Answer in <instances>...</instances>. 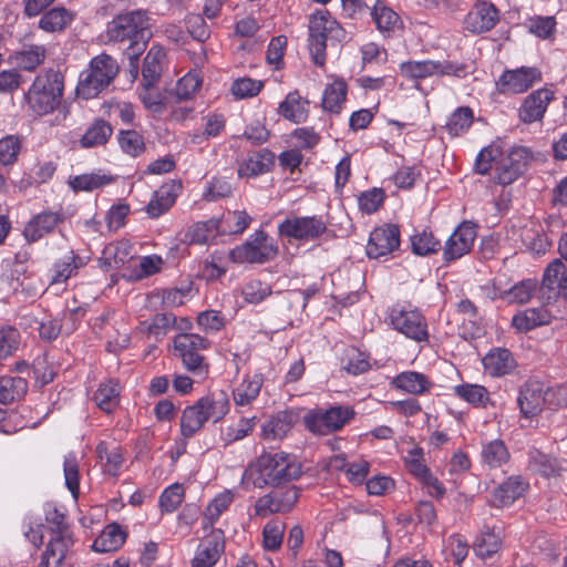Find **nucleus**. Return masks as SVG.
<instances>
[{
    "label": "nucleus",
    "mask_w": 567,
    "mask_h": 567,
    "mask_svg": "<svg viewBox=\"0 0 567 567\" xmlns=\"http://www.w3.org/2000/svg\"><path fill=\"white\" fill-rule=\"evenodd\" d=\"M302 466L298 458L282 451L264 453L248 463L240 485L244 489L277 487L301 476Z\"/></svg>",
    "instance_id": "nucleus-1"
},
{
    "label": "nucleus",
    "mask_w": 567,
    "mask_h": 567,
    "mask_svg": "<svg viewBox=\"0 0 567 567\" xmlns=\"http://www.w3.org/2000/svg\"><path fill=\"white\" fill-rule=\"evenodd\" d=\"M528 489V483L519 475L509 476L499 484L492 496V503L496 507H505L514 504Z\"/></svg>",
    "instance_id": "nucleus-22"
},
{
    "label": "nucleus",
    "mask_w": 567,
    "mask_h": 567,
    "mask_svg": "<svg viewBox=\"0 0 567 567\" xmlns=\"http://www.w3.org/2000/svg\"><path fill=\"white\" fill-rule=\"evenodd\" d=\"M483 365L489 375L502 377L514 370L515 360L507 349L497 348L483 358Z\"/></svg>",
    "instance_id": "nucleus-28"
},
{
    "label": "nucleus",
    "mask_w": 567,
    "mask_h": 567,
    "mask_svg": "<svg viewBox=\"0 0 567 567\" xmlns=\"http://www.w3.org/2000/svg\"><path fill=\"white\" fill-rule=\"evenodd\" d=\"M20 343V333L16 328L3 327L0 329V363L11 357Z\"/></svg>",
    "instance_id": "nucleus-58"
},
{
    "label": "nucleus",
    "mask_w": 567,
    "mask_h": 567,
    "mask_svg": "<svg viewBox=\"0 0 567 567\" xmlns=\"http://www.w3.org/2000/svg\"><path fill=\"white\" fill-rule=\"evenodd\" d=\"M184 499V488L181 484H173L165 488L159 497V505L167 513L174 512Z\"/></svg>",
    "instance_id": "nucleus-62"
},
{
    "label": "nucleus",
    "mask_w": 567,
    "mask_h": 567,
    "mask_svg": "<svg viewBox=\"0 0 567 567\" xmlns=\"http://www.w3.org/2000/svg\"><path fill=\"white\" fill-rule=\"evenodd\" d=\"M270 293L271 287L260 280H251L243 289L244 298L249 303H259Z\"/></svg>",
    "instance_id": "nucleus-63"
},
{
    "label": "nucleus",
    "mask_w": 567,
    "mask_h": 567,
    "mask_svg": "<svg viewBox=\"0 0 567 567\" xmlns=\"http://www.w3.org/2000/svg\"><path fill=\"white\" fill-rule=\"evenodd\" d=\"M385 194L381 188H372L363 192L358 197V205L362 213H375L383 204Z\"/></svg>",
    "instance_id": "nucleus-60"
},
{
    "label": "nucleus",
    "mask_w": 567,
    "mask_h": 567,
    "mask_svg": "<svg viewBox=\"0 0 567 567\" xmlns=\"http://www.w3.org/2000/svg\"><path fill=\"white\" fill-rule=\"evenodd\" d=\"M412 251L419 256L434 254L440 249V241L432 233L422 230L411 237Z\"/></svg>",
    "instance_id": "nucleus-53"
},
{
    "label": "nucleus",
    "mask_w": 567,
    "mask_h": 567,
    "mask_svg": "<svg viewBox=\"0 0 567 567\" xmlns=\"http://www.w3.org/2000/svg\"><path fill=\"white\" fill-rule=\"evenodd\" d=\"M373 21L382 32L393 31L400 24V17L382 2H377L372 11Z\"/></svg>",
    "instance_id": "nucleus-50"
},
{
    "label": "nucleus",
    "mask_w": 567,
    "mask_h": 567,
    "mask_svg": "<svg viewBox=\"0 0 567 567\" xmlns=\"http://www.w3.org/2000/svg\"><path fill=\"white\" fill-rule=\"evenodd\" d=\"M529 468L545 477H557L567 471V462L547 455L537 449H533L528 453Z\"/></svg>",
    "instance_id": "nucleus-23"
},
{
    "label": "nucleus",
    "mask_w": 567,
    "mask_h": 567,
    "mask_svg": "<svg viewBox=\"0 0 567 567\" xmlns=\"http://www.w3.org/2000/svg\"><path fill=\"white\" fill-rule=\"evenodd\" d=\"M549 321L550 315L543 308H529L513 317V326L519 331H529Z\"/></svg>",
    "instance_id": "nucleus-40"
},
{
    "label": "nucleus",
    "mask_w": 567,
    "mask_h": 567,
    "mask_svg": "<svg viewBox=\"0 0 567 567\" xmlns=\"http://www.w3.org/2000/svg\"><path fill=\"white\" fill-rule=\"evenodd\" d=\"M400 246V230L396 225H384L374 228L367 245V255L379 258L392 252Z\"/></svg>",
    "instance_id": "nucleus-17"
},
{
    "label": "nucleus",
    "mask_w": 567,
    "mask_h": 567,
    "mask_svg": "<svg viewBox=\"0 0 567 567\" xmlns=\"http://www.w3.org/2000/svg\"><path fill=\"white\" fill-rule=\"evenodd\" d=\"M73 544L74 539L71 529L51 534L40 567H73L69 561Z\"/></svg>",
    "instance_id": "nucleus-13"
},
{
    "label": "nucleus",
    "mask_w": 567,
    "mask_h": 567,
    "mask_svg": "<svg viewBox=\"0 0 567 567\" xmlns=\"http://www.w3.org/2000/svg\"><path fill=\"white\" fill-rule=\"evenodd\" d=\"M553 99L554 92L547 87L533 91L524 99L518 109L519 120L525 124L542 121Z\"/></svg>",
    "instance_id": "nucleus-19"
},
{
    "label": "nucleus",
    "mask_w": 567,
    "mask_h": 567,
    "mask_svg": "<svg viewBox=\"0 0 567 567\" xmlns=\"http://www.w3.org/2000/svg\"><path fill=\"white\" fill-rule=\"evenodd\" d=\"M120 66L114 58L106 53L94 56L87 69L80 74L76 85L79 97L90 100L103 92L118 74Z\"/></svg>",
    "instance_id": "nucleus-4"
},
{
    "label": "nucleus",
    "mask_w": 567,
    "mask_h": 567,
    "mask_svg": "<svg viewBox=\"0 0 567 567\" xmlns=\"http://www.w3.org/2000/svg\"><path fill=\"white\" fill-rule=\"evenodd\" d=\"M501 155L502 152L498 146L491 145L483 148L476 157L474 165L475 172L485 175L491 169H495Z\"/></svg>",
    "instance_id": "nucleus-57"
},
{
    "label": "nucleus",
    "mask_w": 567,
    "mask_h": 567,
    "mask_svg": "<svg viewBox=\"0 0 567 567\" xmlns=\"http://www.w3.org/2000/svg\"><path fill=\"white\" fill-rule=\"evenodd\" d=\"M475 238V225L471 221L461 223L445 241L443 259L450 262L465 256L471 251Z\"/></svg>",
    "instance_id": "nucleus-14"
},
{
    "label": "nucleus",
    "mask_w": 567,
    "mask_h": 567,
    "mask_svg": "<svg viewBox=\"0 0 567 567\" xmlns=\"http://www.w3.org/2000/svg\"><path fill=\"white\" fill-rule=\"evenodd\" d=\"M527 165V151L523 147L514 148L507 156H499L494 179L501 185H508L516 181Z\"/></svg>",
    "instance_id": "nucleus-18"
},
{
    "label": "nucleus",
    "mask_w": 567,
    "mask_h": 567,
    "mask_svg": "<svg viewBox=\"0 0 567 567\" xmlns=\"http://www.w3.org/2000/svg\"><path fill=\"white\" fill-rule=\"evenodd\" d=\"M113 134V128L109 122L103 118H96L85 131L80 140L83 148L103 146Z\"/></svg>",
    "instance_id": "nucleus-36"
},
{
    "label": "nucleus",
    "mask_w": 567,
    "mask_h": 567,
    "mask_svg": "<svg viewBox=\"0 0 567 567\" xmlns=\"http://www.w3.org/2000/svg\"><path fill=\"white\" fill-rule=\"evenodd\" d=\"M175 203V196L161 187L156 190L146 206V213L151 218H157L166 213Z\"/></svg>",
    "instance_id": "nucleus-51"
},
{
    "label": "nucleus",
    "mask_w": 567,
    "mask_h": 567,
    "mask_svg": "<svg viewBox=\"0 0 567 567\" xmlns=\"http://www.w3.org/2000/svg\"><path fill=\"white\" fill-rule=\"evenodd\" d=\"M298 499L295 487L281 492H271L259 497L254 506L255 515L266 518L272 514L289 512Z\"/></svg>",
    "instance_id": "nucleus-15"
},
{
    "label": "nucleus",
    "mask_w": 567,
    "mask_h": 567,
    "mask_svg": "<svg viewBox=\"0 0 567 567\" xmlns=\"http://www.w3.org/2000/svg\"><path fill=\"white\" fill-rule=\"evenodd\" d=\"M234 502V494L230 491H225L218 494L206 507L204 512L203 525L210 527L219 518L224 511Z\"/></svg>",
    "instance_id": "nucleus-47"
},
{
    "label": "nucleus",
    "mask_w": 567,
    "mask_h": 567,
    "mask_svg": "<svg viewBox=\"0 0 567 567\" xmlns=\"http://www.w3.org/2000/svg\"><path fill=\"white\" fill-rule=\"evenodd\" d=\"M481 458L488 468H499L511 460V453L505 442L494 439L482 444Z\"/></svg>",
    "instance_id": "nucleus-30"
},
{
    "label": "nucleus",
    "mask_w": 567,
    "mask_h": 567,
    "mask_svg": "<svg viewBox=\"0 0 567 567\" xmlns=\"http://www.w3.org/2000/svg\"><path fill=\"white\" fill-rule=\"evenodd\" d=\"M224 533L220 529H213L198 544L190 563L192 567H214L224 553Z\"/></svg>",
    "instance_id": "nucleus-16"
},
{
    "label": "nucleus",
    "mask_w": 567,
    "mask_h": 567,
    "mask_svg": "<svg viewBox=\"0 0 567 567\" xmlns=\"http://www.w3.org/2000/svg\"><path fill=\"white\" fill-rule=\"evenodd\" d=\"M202 85L200 76L195 72H188L176 83L174 93L179 101L192 99Z\"/></svg>",
    "instance_id": "nucleus-56"
},
{
    "label": "nucleus",
    "mask_w": 567,
    "mask_h": 567,
    "mask_svg": "<svg viewBox=\"0 0 567 567\" xmlns=\"http://www.w3.org/2000/svg\"><path fill=\"white\" fill-rule=\"evenodd\" d=\"M74 18L73 11L64 7H54L41 16L38 25L45 32H60L66 29Z\"/></svg>",
    "instance_id": "nucleus-29"
},
{
    "label": "nucleus",
    "mask_w": 567,
    "mask_h": 567,
    "mask_svg": "<svg viewBox=\"0 0 567 567\" xmlns=\"http://www.w3.org/2000/svg\"><path fill=\"white\" fill-rule=\"evenodd\" d=\"M391 383L394 388L413 395H422L429 392L433 385L425 374L416 371L401 372Z\"/></svg>",
    "instance_id": "nucleus-27"
},
{
    "label": "nucleus",
    "mask_w": 567,
    "mask_h": 567,
    "mask_svg": "<svg viewBox=\"0 0 567 567\" xmlns=\"http://www.w3.org/2000/svg\"><path fill=\"white\" fill-rule=\"evenodd\" d=\"M63 217L55 212H43L28 221L23 229V236L28 243H35L49 235L62 223Z\"/></svg>",
    "instance_id": "nucleus-21"
},
{
    "label": "nucleus",
    "mask_w": 567,
    "mask_h": 567,
    "mask_svg": "<svg viewBox=\"0 0 567 567\" xmlns=\"http://www.w3.org/2000/svg\"><path fill=\"white\" fill-rule=\"evenodd\" d=\"M347 89V83L342 79L334 80L323 91L322 107L331 113H340L346 101Z\"/></svg>",
    "instance_id": "nucleus-43"
},
{
    "label": "nucleus",
    "mask_w": 567,
    "mask_h": 567,
    "mask_svg": "<svg viewBox=\"0 0 567 567\" xmlns=\"http://www.w3.org/2000/svg\"><path fill=\"white\" fill-rule=\"evenodd\" d=\"M113 182V177L104 173H89L74 176L69 181L74 192H93Z\"/></svg>",
    "instance_id": "nucleus-44"
},
{
    "label": "nucleus",
    "mask_w": 567,
    "mask_h": 567,
    "mask_svg": "<svg viewBox=\"0 0 567 567\" xmlns=\"http://www.w3.org/2000/svg\"><path fill=\"white\" fill-rule=\"evenodd\" d=\"M474 120L473 111L468 106L457 107L447 118L445 130L452 137L467 132Z\"/></svg>",
    "instance_id": "nucleus-45"
},
{
    "label": "nucleus",
    "mask_w": 567,
    "mask_h": 567,
    "mask_svg": "<svg viewBox=\"0 0 567 567\" xmlns=\"http://www.w3.org/2000/svg\"><path fill=\"white\" fill-rule=\"evenodd\" d=\"M28 391V382L21 377H0V403L10 404L21 400Z\"/></svg>",
    "instance_id": "nucleus-39"
},
{
    "label": "nucleus",
    "mask_w": 567,
    "mask_h": 567,
    "mask_svg": "<svg viewBox=\"0 0 567 567\" xmlns=\"http://www.w3.org/2000/svg\"><path fill=\"white\" fill-rule=\"evenodd\" d=\"M63 89V75L59 71L39 74L25 94L29 110L39 116L52 113L61 103Z\"/></svg>",
    "instance_id": "nucleus-3"
},
{
    "label": "nucleus",
    "mask_w": 567,
    "mask_h": 567,
    "mask_svg": "<svg viewBox=\"0 0 567 567\" xmlns=\"http://www.w3.org/2000/svg\"><path fill=\"white\" fill-rule=\"evenodd\" d=\"M121 388L117 381L107 380L100 383L93 395L97 408L106 414L113 413L120 405Z\"/></svg>",
    "instance_id": "nucleus-31"
},
{
    "label": "nucleus",
    "mask_w": 567,
    "mask_h": 567,
    "mask_svg": "<svg viewBox=\"0 0 567 567\" xmlns=\"http://www.w3.org/2000/svg\"><path fill=\"white\" fill-rule=\"evenodd\" d=\"M262 86L261 81L250 78H240L233 82L231 93L236 99H248L257 95Z\"/></svg>",
    "instance_id": "nucleus-61"
},
{
    "label": "nucleus",
    "mask_w": 567,
    "mask_h": 567,
    "mask_svg": "<svg viewBox=\"0 0 567 567\" xmlns=\"http://www.w3.org/2000/svg\"><path fill=\"white\" fill-rule=\"evenodd\" d=\"M501 548V538L493 530H485L474 544L475 554L483 558H492Z\"/></svg>",
    "instance_id": "nucleus-52"
},
{
    "label": "nucleus",
    "mask_w": 567,
    "mask_h": 567,
    "mask_svg": "<svg viewBox=\"0 0 567 567\" xmlns=\"http://www.w3.org/2000/svg\"><path fill=\"white\" fill-rule=\"evenodd\" d=\"M209 347V341L196 333H179L174 338V350L187 371L204 378L208 373V364L199 351Z\"/></svg>",
    "instance_id": "nucleus-7"
},
{
    "label": "nucleus",
    "mask_w": 567,
    "mask_h": 567,
    "mask_svg": "<svg viewBox=\"0 0 567 567\" xmlns=\"http://www.w3.org/2000/svg\"><path fill=\"white\" fill-rule=\"evenodd\" d=\"M326 230V223L318 216L290 217L278 226V231L281 236L299 240L317 239Z\"/></svg>",
    "instance_id": "nucleus-11"
},
{
    "label": "nucleus",
    "mask_w": 567,
    "mask_h": 567,
    "mask_svg": "<svg viewBox=\"0 0 567 567\" xmlns=\"http://www.w3.org/2000/svg\"><path fill=\"white\" fill-rule=\"evenodd\" d=\"M404 462L410 473L421 478L430 471L424 462V453L421 447H413L408 451Z\"/></svg>",
    "instance_id": "nucleus-64"
},
{
    "label": "nucleus",
    "mask_w": 567,
    "mask_h": 567,
    "mask_svg": "<svg viewBox=\"0 0 567 567\" xmlns=\"http://www.w3.org/2000/svg\"><path fill=\"white\" fill-rule=\"evenodd\" d=\"M498 13L496 8L487 2L477 3L464 20L465 29L472 33L489 31L497 22Z\"/></svg>",
    "instance_id": "nucleus-20"
},
{
    "label": "nucleus",
    "mask_w": 567,
    "mask_h": 567,
    "mask_svg": "<svg viewBox=\"0 0 567 567\" xmlns=\"http://www.w3.org/2000/svg\"><path fill=\"white\" fill-rule=\"evenodd\" d=\"M542 81V72L537 68L522 66L515 70H506L496 82L502 94H520Z\"/></svg>",
    "instance_id": "nucleus-12"
},
{
    "label": "nucleus",
    "mask_w": 567,
    "mask_h": 567,
    "mask_svg": "<svg viewBox=\"0 0 567 567\" xmlns=\"http://www.w3.org/2000/svg\"><path fill=\"white\" fill-rule=\"evenodd\" d=\"M355 415L348 405H333L329 409H313L303 416L305 426L313 434L327 435L341 430Z\"/></svg>",
    "instance_id": "nucleus-6"
},
{
    "label": "nucleus",
    "mask_w": 567,
    "mask_h": 567,
    "mask_svg": "<svg viewBox=\"0 0 567 567\" xmlns=\"http://www.w3.org/2000/svg\"><path fill=\"white\" fill-rule=\"evenodd\" d=\"M291 429L290 416L286 412L278 413L264 423L261 435L265 440L282 439Z\"/></svg>",
    "instance_id": "nucleus-46"
},
{
    "label": "nucleus",
    "mask_w": 567,
    "mask_h": 567,
    "mask_svg": "<svg viewBox=\"0 0 567 567\" xmlns=\"http://www.w3.org/2000/svg\"><path fill=\"white\" fill-rule=\"evenodd\" d=\"M401 73L409 79H425L432 75L464 76L466 65L451 61H408L400 65Z\"/></svg>",
    "instance_id": "nucleus-10"
},
{
    "label": "nucleus",
    "mask_w": 567,
    "mask_h": 567,
    "mask_svg": "<svg viewBox=\"0 0 567 567\" xmlns=\"http://www.w3.org/2000/svg\"><path fill=\"white\" fill-rule=\"evenodd\" d=\"M96 455L105 474L116 477L124 463L122 447L115 442L102 441L96 445Z\"/></svg>",
    "instance_id": "nucleus-24"
},
{
    "label": "nucleus",
    "mask_w": 567,
    "mask_h": 567,
    "mask_svg": "<svg viewBox=\"0 0 567 567\" xmlns=\"http://www.w3.org/2000/svg\"><path fill=\"white\" fill-rule=\"evenodd\" d=\"M262 385V378L259 374L245 378L234 390L233 398L237 406L250 404L259 394Z\"/></svg>",
    "instance_id": "nucleus-41"
},
{
    "label": "nucleus",
    "mask_w": 567,
    "mask_h": 567,
    "mask_svg": "<svg viewBox=\"0 0 567 567\" xmlns=\"http://www.w3.org/2000/svg\"><path fill=\"white\" fill-rule=\"evenodd\" d=\"M82 266L81 259L74 250H69L62 259L53 264L50 270V285L65 282L69 278L74 276Z\"/></svg>",
    "instance_id": "nucleus-35"
},
{
    "label": "nucleus",
    "mask_w": 567,
    "mask_h": 567,
    "mask_svg": "<svg viewBox=\"0 0 567 567\" xmlns=\"http://www.w3.org/2000/svg\"><path fill=\"white\" fill-rule=\"evenodd\" d=\"M150 25L147 13L142 10H135L116 16L106 27L109 41L130 42L125 54L130 60L131 73L134 78H137L138 74V59L152 38Z\"/></svg>",
    "instance_id": "nucleus-2"
},
{
    "label": "nucleus",
    "mask_w": 567,
    "mask_h": 567,
    "mask_svg": "<svg viewBox=\"0 0 567 567\" xmlns=\"http://www.w3.org/2000/svg\"><path fill=\"white\" fill-rule=\"evenodd\" d=\"M278 112L290 122L302 123L308 117V101L303 100L298 92H291L279 104Z\"/></svg>",
    "instance_id": "nucleus-34"
},
{
    "label": "nucleus",
    "mask_w": 567,
    "mask_h": 567,
    "mask_svg": "<svg viewBox=\"0 0 567 567\" xmlns=\"http://www.w3.org/2000/svg\"><path fill=\"white\" fill-rule=\"evenodd\" d=\"M278 254V247L262 230H258L241 245L230 250L229 257L234 262L264 264L274 259Z\"/></svg>",
    "instance_id": "nucleus-8"
},
{
    "label": "nucleus",
    "mask_w": 567,
    "mask_h": 567,
    "mask_svg": "<svg viewBox=\"0 0 567 567\" xmlns=\"http://www.w3.org/2000/svg\"><path fill=\"white\" fill-rule=\"evenodd\" d=\"M125 537V533L117 524H110L93 542L92 549L99 553L115 551L124 544Z\"/></svg>",
    "instance_id": "nucleus-37"
},
{
    "label": "nucleus",
    "mask_w": 567,
    "mask_h": 567,
    "mask_svg": "<svg viewBox=\"0 0 567 567\" xmlns=\"http://www.w3.org/2000/svg\"><path fill=\"white\" fill-rule=\"evenodd\" d=\"M166 56L165 50L159 45H152L146 56L144 58L142 75L146 86H154L158 81L162 71L163 63Z\"/></svg>",
    "instance_id": "nucleus-32"
},
{
    "label": "nucleus",
    "mask_w": 567,
    "mask_h": 567,
    "mask_svg": "<svg viewBox=\"0 0 567 567\" xmlns=\"http://www.w3.org/2000/svg\"><path fill=\"white\" fill-rule=\"evenodd\" d=\"M275 163V154L267 148L252 153L238 167L239 177H256L268 173Z\"/></svg>",
    "instance_id": "nucleus-25"
},
{
    "label": "nucleus",
    "mask_w": 567,
    "mask_h": 567,
    "mask_svg": "<svg viewBox=\"0 0 567 567\" xmlns=\"http://www.w3.org/2000/svg\"><path fill=\"white\" fill-rule=\"evenodd\" d=\"M198 406L203 409L207 420L218 422L229 411V400L225 392H214L198 400Z\"/></svg>",
    "instance_id": "nucleus-38"
},
{
    "label": "nucleus",
    "mask_w": 567,
    "mask_h": 567,
    "mask_svg": "<svg viewBox=\"0 0 567 567\" xmlns=\"http://www.w3.org/2000/svg\"><path fill=\"white\" fill-rule=\"evenodd\" d=\"M286 525L279 519L269 520L262 529L264 547L268 550L280 548Z\"/></svg>",
    "instance_id": "nucleus-54"
},
{
    "label": "nucleus",
    "mask_w": 567,
    "mask_h": 567,
    "mask_svg": "<svg viewBox=\"0 0 567 567\" xmlns=\"http://www.w3.org/2000/svg\"><path fill=\"white\" fill-rule=\"evenodd\" d=\"M207 417L202 408L198 406V401L190 406H187L181 417V432L184 437H192L197 433L207 422Z\"/></svg>",
    "instance_id": "nucleus-42"
},
{
    "label": "nucleus",
    "mask_w": 567,
    "mask_h": 567,
    "mask_svg": "<svg viewBox=\"0 0 567 567\" xmlns=\"http://www.w3.org/2000/svg\"><path fill=\"white\" fill-rule=\"evenodd\" d=\"M118 143L121 148L131 156H138L145 151L143 136L136 131H122Z\"/></svg>",
    "instance_id": "nucleus-59"
},
{
    "label": "nucleus",
    "mask_w": 567,
    "mask_h": 567,
    "mask_svg": "<svg viewBox=\"0 0 567 567\" xmlns=\"http://www.w3.org/2000/svg\"><path fill=\"white\" fill-rule=\"evenodd\" d=\"M63 471L65 485L68 489L71 492L72 496L76 499L79 496L80 473L78 460L74 453H69L64 457Z\"/></svg>",
    "instance_id": "nucleus-55"
},
{
    "label": "nucleus",
    "mask_w": 567,
    "mask_h": 567,
    "mask_svg": "<svg viewBox=\"0 0 567 567\" xmlns=\"http://www.w3.org/2000/svg\"><path fill=\"white\" fill-rule=\"evenodd\" d=\"M542 289L557 290L567 300V266L555 259L545 269Z\"/></svg>",
    "instance_id": "nucleus-33"
},
{
    "label": "nucleus",
    "mask_w": 567,
    "mask_h": 567,
    "mask_svg": "<svg viewBox=\"0 0 567 567\" xmlns=\"http://www.w3.org/2000/svg\"><path fill=\"white\" fill-rule=\"evenodd\" d=\"M308 49L312 61L323 66L327 58L328 37H338L341 31L339 23L330 16L328 10H317L309 18Z\"/></svg>",
    "instance_id": "nucleus-5"
},
{
    "label": "nucleus",
    "mask_w": 567,
    "mask_h": 567,
    "mask_svg": "<svg viewBox=\"0 0 567 567\" xmlns=\"http://www.w3.org/2000/svg\"><path fill=\"white\" fill-rule=\"evenodd\" d=\"M22 148V141L19 136L7 135L0 140V165L10 167L18 161Z\"/></svg>",
    "instance_id": "nucleus-49"
},
{
    "label": "nucleus",
    "mask_w": 567,
    "mask_h": 567,
    "mask_svg": "<svg viewBox=\"0 0 567 567\" xmlns=\"http://www.w3.org/2000/svg\"><path fill=\"white\" fill-rule=\"evenodd\" d=\"M544 402L543 388L539 383L529 382L520 388L517 403L524 416L537 415L542 411Z\"/></svg>",
    "instance_id": "nucleus-26"
},
{
    "label": "nucleus",
    "mask_w": 567,
    "mask_h": 567,
    "mask_svg": "<svg viewBox=\"0 0 567 567\" xmlns=\"http://www.w3.org/2000/svg\"><path fill=\"white\" fill-rule=\"evenodd\" d=\"M454 393L460 399L475 406H486L489 401L488 391L478 384L464 383L454 386Z\"/></svg>",
    "instance_id": "nucleus-48"
},
{
    "label": "nucleus",
    "mask_w": 567,
    "mask_h": 567,
    "mask_svg": "<svg viewBox=\"0 0 567 567\" xmlns=\"http://www.w3.org/2000/svg\"><path fill=\"white\" fill-rule=\"evenodd\" d=\"M390 321L392 327L406 338L417 342L429 338L426 320L416 309L396 305L391 309Z\"/></svg>",
    "instance_id": "nucleus-9"
}]
</instances>
